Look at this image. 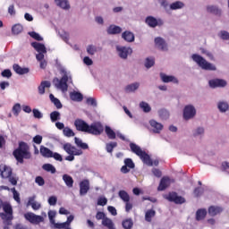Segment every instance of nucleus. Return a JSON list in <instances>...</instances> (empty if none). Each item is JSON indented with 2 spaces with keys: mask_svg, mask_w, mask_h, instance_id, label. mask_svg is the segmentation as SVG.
Segmentation results:
<instances>
[{
  "mask_svg": "<svg viewBox=\"0 0 229 229\" xmlns=\"http://www.w3.org/2000/svg\"><path fill=\"white\" fill-rule=\"evenodd\" d=\"M74 126L77 131H83L84 133H89L90 135H101V133L105 131V128L101 122H94L89 125L84 120L76 119L74 121Z\"/></svg>",
  "mask_w": 229,
  "mask_h": 229,
  "instance_id": "1",
  "label": "nucleus"
},
{
  "mask_svg": "<svg viewBox=\"0 0 229 229\" xmlns=\"http://www.w3.org/2000/svg\"><path fill=\"white\" fill-rule=\"evenodd\" d=\"M61 79L54 78L53 84L55 89L62 90L63 92H67L69 89V84H72V74L71 72L67 71L65 68L60 69Z\"/></svg>",
  "mask_w": 229,
  "mask_h": 229,
  "instance_id": "2",
  "label": "nucleus"
},
{
  "mask_svg": "<svg viewBox=\"0 0 229 229\" xmlns=\"http://www.w3.org/2000/svg\"><path fill=\"white\" fill-rule=\"evenodd\" d=\"M13 155L19 164H24V158L25 160L31 158L30 146L24 141L19 142V147L13 152Z\"/></svg>",
  "mask_w": 229,
  "mask_h": 229,
  "instance_id": "3",
  "label": "nucleus"
},
{
  "mask_svg": "<svg viewBox=\"0 0 229 229\" xmlns=\"http://www.w3.org/2000/svg\"><path fill=\"white\" fill-rule=\"evenodd\" d=\"M131 151L140 157V160H142L143 163H145L147 165L153 166V165H158V160L155 159L154 161L151 160V157L146 151H143L140 147L135 143H130Z\"/></svg>",
  "mask_w": 229,
  "mask_h": 229,
  "instance_id": "4",
  "label": "nucleus"
},
{
  "mask_svg": "<svg viewBox=\"0 0 229 229\" xmlns=\"http://www.w3.org/2000/svg\"><path fill=\"white\" fill-rule=\"evenodd\" d=\"M0 208H3L4 213H0V217L3 219L5 225H12V220L13 219V209L12 205L7 202H3L0 199Z\"/></svg>",
  "mask_w": 229,
  "mask_h": 229,
  "instance_id": "5",
  "label": "nucleus"
},
{
  "mask_svg": "<svg viewBox=\"0 0 229 229\" xmlns=\"http://www.w3.org/2000/svg\"><path fill=\"white\" fill-rule=\"evenodd\" d=\"M191 60L200 67V69H203V71H216V65H214L211 63H208L207 59L203 58V56L198 55V54H193L191 55Z\"/></svg>",
  "mask_w": 229,
  "mask_h": 229,
  "instance_id": "6",
  "label": "nucleus"
},
{
  "mask_svg": "<svg viewBox=\"0 0 229 229\" xmlns=\"http://www.w3.org/2000/svg\"><path fill=\"white\" fill-rule=\"evenodd\" d=\"M32 47L37 51L38 54L36 55V60H44V56L46 53H47V49L46 48V45L39 43V42H32L30 44Z\"/></svg>",
  "mask_w": 229,
  "mask_h": 229,
  "instance_id": "7",
  "label": "nucleus"
},
{
  "mask_svg": "<svg viewBox=\"0 0 229 229\" xmlns=\"http://www.w3.org/2000/svg\"><path fill=\"white\" fill-rule=\"evenodd\" d=\"M196 106L194 105L190 104L186 105L182 111V117L185 121H191V119H194L196 117Z\"/></svg>",
  "mask_w": 229,
  "mask_h": 229,
  "instance_id": "8",
  "label": "nucleus"
},
{
  "mask_svg": "<svg viewBox=\"0 0 229 229\" xmlns=\"http://www.w3.org/2000/svg\"><path fill=\"white\" fill-rule=\"evenodd\" d=\"M145 24L148 26V28H160L164 25V21L162 18H155V16H148L145 19Z\"/></svg>",
  "mask_w": 229,
  "mask_h": 229,
  "instance_id": "9",
  "label": "nucleus"
},
{
  "mask_svg": "<svg viewBox=\"0 0 229 229\" xmlns=\"http://www.w3.org/2000/svg\"><path fill=\"white\" fill-rule=\"evenodd\" d=\"M24 217L31 225H38L44 223V216L36 215L35 213L28 212L24 215Z\"/></svg>",
  "mask_w": 229,
  "mask_h": 229,
  "instance_id": "10",
  "label": "nucleus"
},
{
  "mask_svg": "<svg viewBox=\"0 0 229 229\" xmlns=\"http://www.w3.org/2000/svg\"><path fill=\"white\" fill-rule=\"evenodd\" d=\"M116 51L118 53V56L120 58H123V60H126L131 53H133V49L130 47H123V46H117L116 47Z\"/></svg>",
  "mask_w": 229,
  "mask_h": 229,
  "instance_id": "11",
  "label": "nucleus"
},
{
  "mask_svg": "<svg viewBox=\"0 0 229 229\" xmlns=\"http://www.w3.org/2000/svg\"><path fill=\"white\" fill-rule=\"evenodd\" d=\"M63 148L68 155H75V157H80V155H83V151L81 149H78L76 147L72 146L71 143H65L63 146Z\"/></svg>",
  "mask_w": 229,
  "mask_h": 229,
  "instance_id": "12",
  "label": "nucleus"
},
{
  "mask_svg": "<svg viewBox=\"0 0 229 229\" xmlns=\"http://www.w3.org/2000/svg\"><path fill=\"white\" fill-rule=\"evenodd\" d=\"M165 198L168 201H173L176 205H182V203H185V198L178 196L177 192H170Z\"/></svg>",
  "mask_w": 229,
  "mask_h": 229,
  "instance_id": "13",
  "label": "nucleus"
},
{
  "mask_svg": "<svg viewBox=\"0 0 229 229\" xmlns=\"http://www.w3.org/2000/svg\"><path fill=\"white\" fill-rule=\"evenodd\" d=\"M80 195L81 196H86L87 192L90 191V181L88 179L82 180L80 184Z\"/></svg>",
  "mask_w": 229,
  "mask_h": 229,
  "instance_id": "14",
  "label": "nucleus"
},
{
  "mask_svg": "<svg viewBox=\"0 0 229 229\" xmlns=\"http://www.w3.org/2000/svg\"><path fill=\"white\" fill-rule=\"evenodd\" d=\"M226 81L223 79H213L208 81V85L211 89L226 87Z\"/></svg>",
  "mask_w": 229,
  "mask_h": 229,
  "instance_id": "15",
  "label": "nucleus"
},
{
  "mask_svg": "<svg viewBox=\"0 0 229 229\" xmlns=\"http://www.w3.org/2000/svg\"><path fill=\"white\" fill-rule=\"evenodd\" d=\"M13 174L12 167L6 165H0V175L2 178L8 179Z\"/></svg>",
  "mask_w": 229,
  "mask_h": 229,
  "instance_id": "16",
  "label": "nucleus"
},
{
  "mask_svg": "<svg viewBox=\"0 0 229 229\" xmlns=\"http://www.w3.org/2000/svg\"><path fill=\"white\" fill-rule=\"evenodd\" d=\"M149 124H150V131H152L153 133H160V131L164 130V125L157 122L156 120H150Z\"/></svg>",
  "mask_w": 229,
  "mask_h": 229,
  "instance_id": "17",
  "label": "nucleus"
},
{
  "mask_svg": "<svg viewBox=\"0 0 229 229\" xmlns=\"http://www.w3.org/2000/svg\"><path fill=\"white\" fill-rule=\"evenodd\" d=\"M161 81L163 83H175L178 84V79L174 75H167L165 73H160Z\"/></svg>",
  "mask_w": 229,
  "mask_h": 229,
  "instance_id": "18",
  "label": "nucleus"
},
{
  "mask_svg": "<svg viewBox=\"0 0 229 229\" xmlns=\"http://www.w3.org/2000/svg\"><path fill=\"white\" fill-rule=\"evenodd\" d=\"M216 108L220 112V114H226L229 110V104L225 100H219L216 103Z\"/></svg>",
  "mask_w": 229,
  "mask_h": 229,
  "instance_id": "19",
  "label": "nucleus"
},
{
  "mask_svg": "<svg viewBox=\"0 0 229 229\" xmlns=\"http://www.w3.org/2000/svg\"><path fill=\"white\" fill-rule=\"evenodd\" d=\"M154 42L157 49H160L161 51H167V43H165L164 38L157 37L155 38Z\"/></svg>",
  "mask_w": 229,
  "mask_h": 229,
  "instance_id": "20",
  "label": "nucleus"
},
{
  "mask_svg": "<svg viewBox=\"0 0 229 229\" xmlns=\"http://www.w3.org/2000/svg\"><path fill=\"white\" fill-rule=\"evenodd\" d=\"M206 10L208 13H212L213 15H217L218 17H220L222 13L221 9H219V6L214 4L207 5Z\"/></svg>",
  "mask_w": 229,
  "mask_h": 229,
  "instance_id": "21",
  "label": "nucleus"
},
{
  "mask_svg": "<svg viewBox=\"0 0 229 229\" xmlns=\"http://www.w3.org/2000/svg\"><path fill=\"white\" fill-rule=\"evenodd\" d=\"M171 185V179L169 177H163L160 181L157 191H165Z\"/></svg>",
  "mask_w": 229,
  "mask_h": 229,
  "instance_id": "22",
  "label": "nucleus"
},
{
  "mask_svg": "<svg viewBox=\"0 0 229 229\" xmlns=\"http://www.w3.org/2000/svg\"><path fill=\"white\" fill-rule=\"evenodd\" d=\"M13 69L16 74L22 76L23 74H28L30 72V68L21 67L19 64H13Z\"/></svg>",
  "mask_w": 229,
  "mask_h": 229,
  "instance_id": "23",
  "label": "nucleus"
},
{
  "mask_svg": "<svg viewBox=\"0 0 229 229\" xmlns=\"http://www.w3.org/2000/svg\"><path fill=\"white\" fill-rule=\"evenodd\" d=\"M56 6L62 8V10H71V4L69 0H55Z\"/></svg>",
  "mask_w": 229,
  "mask_h": 229,
  "instance_id": "24",
  "label": "nucleus"
},
{
  "mask_svg": "<svg viewBox=\"0 0 229 229\" xmlns=\"http://www.w3.org/2000/svg\"><path fill=\"white\" fill-rule=\"evenodd\" d=\"M37 197L32 196L30 198H29V201H28V206H30L32 208L33 210H40L42 205L37 201H35V199Z\"/></svg>",
  "mask_w": 229,
  "mask_h": 229,
  "instance_id": "25",
  "label": "nucleus"
},
{
  "mask_svg": "<svg viewBox=\"0 0 229 229\" xmlns=\"http://www.w3.org/2000/svg\"><path fill=\"white\" fill-rule=\"evenodd\" d=\"M122 38L125 40V42H134L135 41V34L131 31H124L122 34Z\"/></svg>",
  "mask_w": 229,
  "mask_h": 229,
  "instance_id": "26",
  "label": "nucleus"
},
{
  "mask_svg": "<svg viewBox=\"0 0 229 229\" xmlns=\"http://www.w3.org/2000/svg\"><path fill=\"white\" fill-rule=\"evenodd\" d=\"M221 212H223V208L219 206H210L208 208V214L212 217H214V216H217V214H221Z\"/></svg>",
  "mask_w": 229,
  "mask_h": 229,
  "instance_id": "27",
  "label": "nucleus"
},
{
  "mask_svg": "<svg viewBox=\"0 0 229 229\" xmlns=\"http://www.w3.org/2000/svg\"><path fill=\"white\" fill-rule=\"evenodd\" d=\"M123 31V29L116 25H110L107 28V33L108 35H119Z\"/></svg>",
  "mask_w": 229,
  "mask_h": 229,
  "instance_id": "28",
  "label": "nucleus"
},
{
  "mask_svg": "<svg viewBox=\"0 0 229 229\" xmlns=\"http://www.w3.org/2000/svg\"><path fill=\"white\" fill-rule=\"evenodd\" d=\"M105 133L106 134L107 138L110 139V140H115L117 132H114L112 128L108 125L105 126Z\"/></svg>",
  "mask_w": 229,
  "mask_h": 229,
  "instance_id": "29",
  "label": "nucleus"
},
{
  "mask_svg": "<svg viewBox=\"0 0 229 229\" xmlns=\"http://www.w3.org/2000/svg\"><path fill=\"white\" fill-rule=\"evenodd\" d=\"M40 153L45 158H53V152L48 148L44 146L40 147Z\"/></svg>",
  "mask_w": 229,
  "mask_h": 229,
  "instance_id": "30",
  "label": "nucleus"
},
{
  "mask_svg": "<svg viewBox=\"0 0 229 229\" xmlns=\"http://www.w3.org/2000/svg\"><path fill=\"white\" fill-rule=\"evenodd\" d=\"M49 87H51V82L48 81H42L38 86V93L41 95L46 94V89H49Z\"/></svg>",
  "mask_w": 229,
  "mask_h": 229,
  "instance_id": "31",
  "label": "nucleus"
},
{
  "mask_svg": "<svg viewBox=\"0 0 229 229\" xmlns=\"http://www.w3.org/2000/svg\"><path fill=\"white\" fill-rule=\"evenodd\" d=\"M63 181L64 182L65 185L70 189L72 188V185H74V180L71 175L67 174L63 175Z\"/></svg>",
  "mask_w": 229,
  "mask_h": 229,
  "instance_id": "32",
  "label": "nucleus"
},
{
  "mask_svg": "<svg viewBox=\"0 0 229 229\" xmlns=\"http://www.w3.org/2000/svg\"><path fill=\"white\" fill-rule=\"evenodd\" d=\"M70 98L72 101H83V95L80 92L73 91L70 93Z\"/></svg>",
  "mask_w": 229,
  "mask_h": 229,
  "instance_id": "33",
  "label": "nucleus"
},
{
  "mask_svg": "<svg viewBox=\"0 0 229 229\" xmlns=\"http://www.w3.org/2000/svg\"><path fill=\"white\" fill-rule=\"evenodd\" d=\"M139 87H140V83L139 82L129 84L125 87V92H135V90H137Z\"/></svg>",
  "mask_w": 229,
  "mask_h": 229,
  "instance_id": "34",
  "label": "nucleus"
},
{
  "mask_svg": "<svg viewBox=\"0 0 229 229\" xmlns=\"http://www.w3.org/2000/svg\"><path fill=\"white\" fill-rule=\"evenodd\" d=\"M102 225L103 226H106V228L115 229V225L114 224V221H112V219L108 217L104 218V220L102 221Z\"/></svg>",
  "mask_w": 229,
  "mask_h": 229,
  "instance_id": "35",
  "label": "nucleus"
},
{
  "mask_svg": "<svg viewBox=\"0 0 229 229\" xmlns=\"http://www.w3.org/2000/svg\"><path fill=\"white\" fill-rule=\"evenodd\" d=\"M118 196H119L120 199H122V201H123V203L130 201V194H128L126 192V191H124V190H121L118 192Z\"/></svg>",
  "mask_w": 229,
  "mask_h": 229,
  "instance_id": "36",
  "label": "nucleus"
},
{
  "mask_svg": "<svg viewBox=\"0 0 229 229\" xmlns=\"http://www.w3.org/2000/svg\"><path fill=\"white\" fill-rule=\"evenodd\" d=\"M185 6V4L182 1H176L170 4V10H182Z\"/></svg>",
  "mask_w": 229,
  "mask_h": 229,
  "instance_id": "37",
  "label": "nucleus"
},
{
  "mask_svg": "<svg viewBox=\"0 0 229 229\" xmlns=\"http://www.w3.org/2000/svg\"><path fill=\"white\" fill-rule=\"evenodd\" d=\"M42 169L47 171V173H51V174H55L56 173V168L52 164H45L42 165Z\"/></svg>",
  "mask_w": 229,
  "mask_h": 229,
  "instance_id": "38",
  "label": "nucleus"
},
{
  "mask_svg": "<svg viewBox=\"0 0 229 229\" xmlns=\"http://www.w3.org/2000/svg\"><path fill=\"white\" fill-rule=\"evenodd\" d=\"M62 119V114L58 111H54L50 113V121L51 123H56V121H60Z\"/></svg>",
  "mask_w": 229,
  "mask_h": 229,
  "instance_id": "39",
  "label": "nucleus"
},
{
  "mask_svg": "<svg viewBox=\"0 0 229 229\" xmlns=\"http://www.w3.org/2000/svg\"><path fill=\"white\" fill-rule=\"evenodd\" d=\"M193 137H203L205 135V128L197 127L192 131Z\"/></svg>",
  "mask_w": 229,
  "mask_h": 229,
  "instance_id": "40",
  "label": "nucleus"
},
{
  "mask_svg": "<svg viewBox=\"0 0 229 229\" xmlns=\"http://www.w3.org/2000/svg\"><path fill=\"white\" fill-rule=\"evenodd\" d=\"M49 98H50V101H52V103L55 105V106L58 110H60V108L63 107L62 102H60V99L55 98V95L50 94V95H49Z\"/></svg>",
  "mask_w": 229,
  "mask_h": 229,
  "instance_id": "41",
  "label": "nucleus"
},
{
  "mask_svg": "<svg viewBox=\"0 0 229 229\" xmlns=\"http://www.w3.org/2000/svg\"><path fill=\"white\" fill-rule=\"evenodd\" d=\"M140 108L145 113V114H149L151 112V106L148 102L141 101L140 103Z\"/></svg>",
  "mask_w": 229,
  "mask_h": 229,
  "instance_id": "42",
  "label": "nucleus"
},
{
  "mask_svg": "<svg viewBox=\"0 0 229 229\" xmlns=\"http://www.w3.org/2000/svg\"><path fill=\"white\" fill-rule=\"evenodd\" d=\"M206 216H207V209H199L196 212V220L201 221V220L205 219Z\"/></svg>",
  "mask_w": 229,
  "mask_h": 229,
  "instance_id": "43",
  "label": "nucleus"
},
{
  "mask_svg": "<svg viewBox=\"0 0 229 229\" xmlns=\"http://www.w3.org/2000/svg\"><path fill=\"white\" fill-rule=\"evenodd\" d=\"M116 146H117V142L115 141H111L109 143H106V151H107V153H110L112 155V153L114 152V148H115Z\"/></svg>",
  "mask_w": 229,
  "mask_h": 229,
  "instance_id": "44",
  "label": "nucleus"
},
{
  "mask_svg": "<svg viewBox=\"0 0 229 229\" xmlns=\"http://www.w3.org/2000/svg\"><path fill=\"white\" fill-rule=\"evenodd\" d=\"M75 144L78 146V148H81V149H89V145L87 143H83V140L79 138H74Z\"/></svg>",
  "mask_w": 229,
  "mask_h": 229,
  "instance_id": "45",
  "label": "nucleus"
},
{
  "mask_svg": "<svg viewBox=\"0 0 229 229\" xmlns=\"http://www.w3.org/2000/svg\"><path fill=\"white\" fill-rule=\"evenodd\" d=\"M155 210L149 209L145 214V221H148V223H151V219L155 217Z\"/></svg>",
  "mask_w": 229,
  "mask_h": 229,
  "instance_id": "46",
  "label": "nucleus"
},
{
  "mask_svg": "<svg viewBox=\"0 0 229 229\" xmlns=\"http://www.w3.org/2000/svg\"><path fill=\"white\" fill-rule=\"evenodd\" d=\"M155 65V57H147L145 59V67L147 69H151Z\"/></svg>",
  "mask_w": 229,
  "mask_h": 229,
  "instance_id": "47",
  "label": "nucleus"
},
{
  "mask_svg": "<svg viewBox=\"0 0 229 229\" xmlns=\"http://www.w3.org/2000/svg\"><path fill=\"white\" fill-rule=\"evenodd\" d=\"M158 4H160V6H162V8H164L166 13H169V10H170L169 1L158 0Z\"/></svg>",
  "mask_w": 229,
  "mask_h": 229,
  "instance_id": "48",
  "label": "nucleus"
},
{
  "mask_svg": "<svg viewBox=\"0 0 229 229\" xmlns=\"http://www.w3.org/2000/svg\"><path fill=\"white\" fill-rule=\"evenodd\" d=\"M22 25L21 24H15L14 26H13L12 28V31L13 33V35H19L20 33H22Z\"/></svg>",
  "mask_w": 229,
  "mask_h": 229,
  "instance_id": "49",
  "label": "nucleus"
},
{
  "mask_svg": "<svg viewBox=\"0 0 229 229\" xmlns=\"http://www.w3.org/2000/svg\"><path fill=\"white\" fill-rule=\"evenodd\" d=\"M21 110H22V107L21 106V104L16 103L13 106V114L15 115V117H18V115L21 114Z\"/></svg>",
  "mask_w": 229,
  "mask_h": 229,
  "instance_id": "50",
  "label": "nucleus"
},
{
  "mask_svg": "<svg viewBox=\"0 0 229 229\" xmlns=\"http://www.w3.org/2000/svg\"><path fill=\"white\" fill-rule=\"evenodd\" d=\"M31 38H34V40H38V42H42L44 40V38L40 36V34L35 32V31H30L28 33Z\"/></svg>",
  "mask_w": 229,
  "mask_h": 229,
  "instance_id": "51",
  "label": "nucleus"
},
{
  "mask_svg": "<svg viewBox=\"0 0 229 229\" xmlns=\"http://www.w3.org/2000/svg\"><path fill=\"white\" fill-rule=\"evenodd\" d=\"M53 228L55 229H71V227L64 222V223H55L53 225Z\"/></svg>",
  "mask_w": 229,
  "mask_h": 229,
  "instance_id": "52",
  "label": "nucleus"
},
{
  "mask_svg": "<svg viewBox=\"0 0 229 229\" xmlns=\"http://www.w3.org/2000/svg\"><path fill=\"white\" fill-rule=\"evenodd\" d=\"M63 133H64V137H74L76 135L74 133V131H72V129H71L69 127H65L63 130Z\"/></svg>",
  "mask_w": 229,
  "mask_h": 229,
  "instance_id": "53",
  "label": "nucleus"
},
{
  "mask_svg": "<svg viewBox=\"0 0 229 229\" xmlns=\"http://www.w3.org/2000/svg\"><path fill=\"white\" fill-rule=\"evenodd\" d=\"M55 217H56V211L49 210L48 211V219H49L50 225H55L56 223L55 221Z\"/></svg>",
  "mask_w": 229,
  "mask_h": 229,
  "instance_id": "54",
  "label": "nucleus"
},
{
  "mask_svg": "<svg viewBox=\"0 0 229 229\" xmlns=\"http://www.w3.org/2000/svg\"><path fill=\"white\" fill-rule=\"evenodd\" d=\"M98 47L94 46V45H89L87 47V53L88 55H96V53H98Z\"/></svg>",
  "mask_w": 229,
  "mask_h": 229,
  "instance_id": "55",
  "label": "nucleus"
},
{
  "mask_svg": "<svg viewBox=\"0 0 229 229\" xmlns=\"http://www.w3.org/2000/svg\"><path fill=\"white\" fill-rule=\"evenodd\" d=\"M11 191L13 192V199L16 200V203L21 204V194L15 188H12Z\"/></svg>",
  "mask_w": 229,
  "mask_h": 229,
  "instance_id": "56",
  "label": "nucleus"
},
{
  "mask_svg": "<svg viewBox=\"0 0 229 229\" xmlns=\"http://www.w3.org/2000/svg\"><path fill=\"white\" fill-rule=\"evenodd\" d=\"M158 115L161 119L165 120V119H169V111L165 110V109H160L158 111Z\"/></svg>",
  "mask_w": 229,
  "mask_h": 229,
  "instance_id": "57",
  "label": "nucleus"
},
{
  "mask_svg": "<svg viewBox=\"0 0 229 229\" xmlns=\"http://www.w3.org/2000/svg\"><path fill=\"white\" fill-rule=\"evenodd\" d=\"M218 37L222 40H229V32L226 30H220L218 33Z\"/></svg>",
  "mask_w": 229,
  "mask_h": 229,
  "instance_id": "58",
  "label": "nucleus"
},
{
  "mask_svg": "<svg viewBox=\"0 0 229 229\" xmlns=\"http://www.w3.org/2000/svg\"><path fill=\"white\" fill-rule=\"evenodd\" d=\"M123 226L125 229H130L131 226H133V221L131 219H126L123 222Z\"/></svg>",
  "mask_w": 229,
  "mask_h": 229,
  "instance_id": "59",
  "label": "nucleus"
},
{
  "mask_svg": "<svg viewBox=\"0 0 229 229\" xmlns=\"http://www.w3.org/2000/svg\"><path fill=\"white\" fill-rule=\"evenodd\" d=\"M124 164L129 169H135V163H133V160L131 158H126L124 160Z\"/></svg>",
  "mask_w": 229,
  "mask_h": 229,
  "instance_id": "60",
  "label": "nucleus"
},
{
  "mask_svg": "<svg viewBox=\"0 0 229 229\" xmlns=\"http://www.w3.org/2000/svg\"><path fill=\"white\" fill-rule=\"evenodd\" d=\"M59 35H60L61 38H63V40H64L66 42V44H69V34H68V32H65V31L62 30L61 32H59Z\"/></svg>",
  "mask_w": 229,
  "mask_h": 229,
  "instance_id": "61",
  "label": "nucleus"
},
{
  "mask_svg": "<svg viewBox=\"0 0 229 229\" xmlns=\"http://www.w3.org/2000/svg\"><path fill=\"white\" fill-rule=\"evenodd\" d=\"M32 113L35 119H42L44 117V114L38 109H33Z\"/></svg>",
  "mask_w": 229,
  "mask_h": 229,
  "instance_id": "62",
  "label": "nucleus"
},
{
  "mask_svg": "<svg viewBox=\"0 0 229 229\" xmlns=\"http://www.w3.org/2000/svg\"><path fill=\"white\" fill-rule=\"evenodd\" d=\"M58 198H56V196H51L48 198V205H50L51 207H55Z\"/></svg>",
  "mask_w": 229,
  "mask_h": 229,
  "instance_id": "63",
  "label": "nucleus"
},
{
  "mask_svg": "<svg viewBox=\"0 0 229 229\" xmlns=\"http://www.w3.org/2000/svg\"><path fill=\"white\" fill-rule=\"evenodd\" d=\"M1 74L3 78H7V79L12 78V71H10V69L4 70Z\"/></svg>",
  "mask_w": 229,
  "mask_h": 229,
  "instance_id": "64",
  "label": "nucleus"
}]
</instances>
